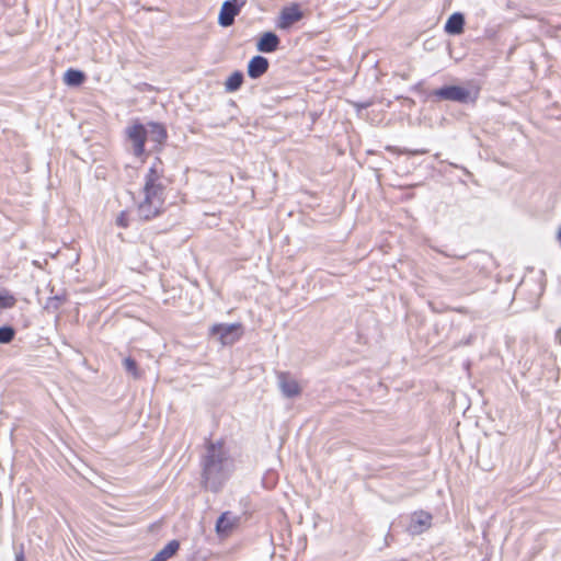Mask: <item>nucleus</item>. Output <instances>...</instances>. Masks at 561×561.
Returning a JSON list of instances; mask_svg holds the SVG:
<instances>
[{
  "label": "nucleus",
  "instance_id": "1",
  "mask_svg": "<svg viewBox=\"0 0 561 561\" xmlns=\"http://www.w3.org/2000/svg\"><path fill=\"white\" fill-rule=\"evenodd\" d=\"M139 215L149 219L158 215L163 205L161 162H156L146 175L145 185L137 197Z\"/></svg>",
  "mask_w": 561,
  "mask_h": 561
},
{
  "label": "nucleus",
  "instance_id": "2",
  "mask_svg": "<svg viewBox=\"0 0 561 561\" xmlns=\"http://www.w3.org/2000/svg\"><path fill=\"white\" fill-rule=\"evenodd\" d=\"M126 134L133 145L135 156L144 153V146L147 140L160 145L167 136L163 126L157 123H148L146 125L134 123L126 129Z\"/></svg>",
  "mask_w": 561,
  "mask_h": 561
},
{
  "label": "nucleus",
  "instance_id": "3",
  "mask_svg": "<svg viewBox=\"0 0 561 561\" xmlns=\"http://www.w3.org/2000/svg\"><path fill=\"white\" fill-rule=\"evenodd\" d=\"M234 470V461L224 444H213V483L225 482Z\"/></svg>",
  "mask_w": 561,
  "mask_h": 561
},
{
  "label": "nucleus",
  "instance_id": "4",
  "mask_svg": "<svg viewBox=\"0 0 561 561\" xmlns=\"http://www.w3.org/2000/svg\"><path fill=\"white\" fill-rule=\"evenodd\" d=\"M433 94L443 100L468 103L476 101L478 91H471L460 85H447L435 90Z\"/></svg>",
  "mask_w": 561,
  "mask_h": 561
},
{
  "label": "nucleus",
  "instance_id": "5",
  "mask_svg": "<svg viewBox=\"0 0 561 561\" xmlns=\"http://www.w3.org/2000/svg\"><path fill=\"white\" fill-rule=\"evenodd\" d=\"M243 332L241 323L213 325V337L215 336L222 346L234 344Z\"/></svg>",
  "mask_w": 561,
  "mask_h": 561
},
{
  "label": "nucleus",
  "instance_id": "6",
  "mask_svg": "<svg viewBox=\"0 0 561 561\" xmlns=\"http://www.w3.org/2000/svg\"><path fill=\"white\" fill-rule=\"evenodd\" d=\"M240 517L231 512L222 513L216 522V535L220 540L230 537L239 526Z\"/></svg>",
  "mask_w": 561,
  "mask_h": 561
},
{
  "label": "nucleus",
  "instance_id": "7",
  "mask_svg": "<svg viewBox=\"0 0 561 561\" xmlns=\"http://www.w3.org/2000/svg\"><path fill=\"white\" fill-rule=\"evenodd\" d=\"M242 3L239 0H227L222 3L218 14V23L224 27L233 24L234 18L239 14Z\"/></svg>",
  "mask_w": 561,
  "mask_h": 561
},
{
  "label": "nucleus",
  "instance_id": "8",
  "mask_svg": "<svg viewBox=\"0 0 561 561\" xmlns=\"http://www.w3.org/2000/svg\"><path fill=\"white\" fill-rule=\"evenodd\" d=\"M278 386L283 396L286 398L297 397L301 392V387L298 381L285 373L278 375Z\"/></svg>",
  "mask_w": 561,
  "mask_h": 561
},
{
  "label": "nucleus",
  "instance_id": "9",
  "mask_svg": "<svg viewBox=\"0 0 561 561\" xmlns=\"http://www.w3.org/2000/svg\"><path fill=\"white\" fill-rule=\"evenodd\" d=\"M432 516L426 512H416L412 515L409 531L411 534H421L430 528Z\"/></svg>",
  "mask_w": 561,
  "mask_h": 561
},
{
  "label": "nucleus",
  "instance_id": "10",
  "mask_svg": "<svg viewBox=\"0 0 561 561\" xmlns=\"http://www.w3.org/2000/svg\"><path fill=\"white\" fill-rule=\"evenodd\" d=\"M301 16L302 14L298 5L284 8L279 16L278 27L283 30L288 28L291 24L299 21Z\"/></svg>",
  "mask_w": 561,
  "mask_h": 561
},
{
  "label": "nucleus",
  "instance_id": "11",
  "mask_svg": "<svg viewBox=\"0 0 561 561\" xmlns=\"http://www.w3.org/2000/svg\"><path fill=\"white\" fill-rule=\"evenodd\" d=\"M268 68V61L266 58L262 56H255L253 57L248 65V75L253 78H260L263 76Z\"/></svg>",
  "mask_w": 561,
  "mask_h": 561
},
{
  "label": "nucleus",
  "instance_id": "12",
  "mask_svg": "<svg viewBox=\"0 0 561 561\" xmlns=\"http://www.w3.org/2000/svg\"><path fill=\"white\" fill-rule=\"evenodd\" d=\"M278 44V37L274 33L267 32L262 35L256 44V48L262 53H272L277 49Z\"/></svg>",
  "mask_w": 561,
  "mask_h": 561
},
{
  "label": "nucleus",
  "instance_id": "13",
  "mask_svg": "<svg viewBox=\"0 0 561 561\" xmlns=\"http://www.w3.org/2000/svg\"><path fill=\"white\" fill-rule=\"evenodd\" d=\"M463 15L461 13H454L448 18L445 24V31L448 34L459 35L463 32Z\"/></svg>",
  "mask_w": 561,
  "mask_h": 561
},
{
  "label": "nucleus",
  "instance_id": "14",
  "mask_svg": "<svg viewBox=\"0 0 561 561\" xmlns=\"http://www.w3.org/2000/svg\"><path fill=\"white\" fill-rule=\"evenodd\" d=\"M180 543L171 540L162 550H160L150 561H167L179 550Z\"/></svg>",
  "mask_w": 561,
  "mask_h": 561
},
{
  "label": "nucleus",
  "instance_id": "15",
  "mask_svg": "<svg viewBox=\"0 0 561 561\" xmlns=\"http://www.w3.org/2000/svg\"><path fill=\"white\" fill-rule=\"evenodd\" d=\"M83 81H84V75H83V72H81L79 70L69 69L64 75V82L67 85L78 87V85L82 84Z\"/></svg>",
  "mask_w": 561,
  "mask_h": 561
},
{
  "label": "nucleus",
  "instance_id": "16",
  "mask_svg": "<svg viewBox=\"0 0 561 561\" xmlns=\"http://www.w3.org/2000/svg\"><path fill=\"white\" fill-rule=\"evenodd\" d=\"M242 82H243L242 72L234 71L227 78V80L225 82V88L228 92H233V91H237L241 87Z\"/></svg>",
  "mask_w": 561,
  "mask_h": 561
},
{
  "label": "nucleus",
  "instance_id": "17",
  "mask_svg": "<svg viewBox=\"0 0 561 561\" xmlns=\"http://www.w3.org/2000/svg\"><path fill=\"white\" fill-rule=\"evenodd\" d=\"M14 336V330L10 327L0 328V343H9Z\"/></svg>",
  "mask_w": 561,
  "mask_h": 561
},
{
  "label": "nucleus",
  "instance_id": "18",
  "mask_svg": "<svg viewBox=\"0 0 561 561\" xmlns=\"http://www.w3.org/2000/svg\"><path fill=\"white\" fill-rule=\"evenodd\" d=\"M15 305V298L12 295H0V309L12 308Z\"/></svg>",
  "mask_w": 561,
  "mask_h": 561
},
{
  "label": "nucleus",
  "instance_id": "19",
  "mask_svg": "<svg viewBox=\"0 0 561 561\" xmlns=\"http://www.w3.org/2000/svg\"><path fill=\"white\" fill-rule=\"evenodd\" d=\"M125 369L131 374L135 378L139 376L136 362L129 357L125 358L123 362Z\"/></svg>",
  "mask_w": 561,
  "mask_h": 561
},
{
  "label": "nucleus",
  "instance_id": "20",
  "mask_svg": "<svg viewBox=\"0 0 561 561\" xmlns=\"http://www.w3.org/2000/svg\"><path fill=\"white\" fill-rule=\"evenodd\" d=\"M116 225L122 227V228H125L127 227L128 225V218H127V214L125 211H122L117 217H116Z\"/></svg>",
  "mask_w": 561,
  "mask_h": 561
},
{
  "label": "nucleus",
  "instance_id": "21",
  "mask_svg": "<svg viewBox=\"0 0 561 561\" xmlns=\"http://www.w3.org/2000/svg\"><path fill=\"white\" fill-rule=\"evenodd\" d=\"M15 561H25L24 553L22 551L15 554Z\"/></svg>",
  "mask_w": 561,
  "mask_h": 561
}]
</instances>
